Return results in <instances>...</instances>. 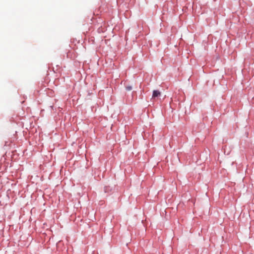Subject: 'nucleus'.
<instances>
[{"label": "nucleus", "instance_id": "f257e3e1", "mask_svg": "<svg viewBox=\"0 0 254 254\" xmlns=\"http://www.w3.org/2000/svg\"><path fill=\"white\" fill-rule=\"evenodd\" d=\"M161 95V92L159 90H154L152 94V99H155L156 98Z\"/></svg>", "mask_w": 254, "mask_h": 254}, {"label": "nucleus", "instance_id": "f03ea898", "mask_svg": "<svg viewBox=\"0 0 254 254\" xmlns=\"http://www.w3.org/2000/svg\"><path fill=\"white\" fill-rule=\"evenodd\" d=\"M126 89L127 91H130L132 89V87L130 85H126Z\"/></svg>", "mask_w": 254, "mask_h": 254}]
</instances>
